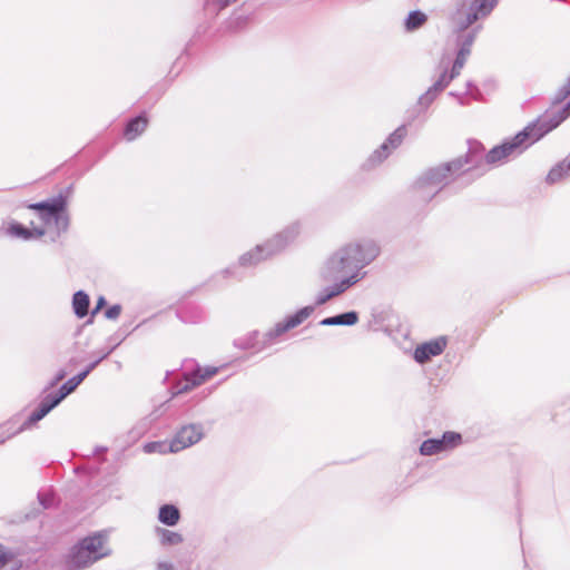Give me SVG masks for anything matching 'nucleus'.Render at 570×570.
<instances>
[{
    "label": "nucleus",
    "mask_w": 570,
    "mask_h": 570,
    "mask_svg": "<svg viewBox=\"0 0 570 570\" xmlns=\"http://www.w3.org/2000/svg\"><path fill=\"white\" fill-rule=\"evenodd\" d=\"M320 324L323 326H333V325H335L334 317L333 316L326 317V318L322 320L320 322Z\"/></svg>",
    "instance_id": "ea45409f"
},
{
    "label": "nucleus",
    "mask_w": 570,
    "mask_h": 570,
    "mask_svg": "<svg viewBox=\"0 0 570 570\" xmlns=\"http://www.w3.org/2000/svg\"><path fill=\"white\" fill-rule=\"evenodd\" d=\"M144 452L145 453H173L171 450H169V444L167 442H149L144 445Z\"/></svg>",
    "instance_id": "5701e85b"
},
{
    "label": "nucleus",
    "mask_w": 570,
    "mask_h": 570,
    "mask_svg": "<svg viewBox=\"0 0 570 570\" xmlns=\"http://www.w3.org/2000/svg\"><path fill=\"white\" fill-rule=\"evenodd\" d=\"M237 0H214V2L218 6V9H223Z\"/></svg>",
    "instance_id": "58836bf2"
},
{
    "label": "nucleus",
    "mask_w": 570,
    "mask_h": 570,
    "mask_svg": "<svg viewBox=\"0 0 570 570\" xmlns=\"http://www.w3.org/2000/svg\"><path fill=\"white\" fill-rule=\"evenodd\" d=\"M570 116V101L560 110L550 111L539 117L534 122L528 125L510 140L493 147L487 155L485 160L490 165H501L510 158L522 154L532 144L558 127Z\"/></svg>",
    "instance_id": "f03ea898"
},
{
    "label": "nucleus",
    "mask_w": 570,
    "mask_h": 570,
    "mask_svg": "<svg viewBox=\"0 0 570 570\" xmlns=\"http://www.w3.org/2000/svg\"><path fill=\"white\" fill-rule=\"evenodd\" d=\"M450 96L458 97L460 100V104L463 105L464 102L461 100V98L455 92H450Z\"/></svg>",
    "instance_id": "a18cd8bd"
},
{
    "label": "nucleus",
    "mask_w": 570,
    "mask_h": 570,
    "mask_svg": "<svg viewBox=\"0 0 570 570\" xmlns=\"http://www.w3.org/2000/svg\"><path fill=\"white\" fill-rule=\"evenodd\" d=\"M40 406L43 407L47 411V413H49L53 409L46 399L41 401Z\"/></svg>",
    "instance_id": "37998d69"
},
{
    "label": "nucleus",
    "mask_w": 570,
    "mask_h": 570,
    "mask_svg": "<svg viewBox=\"0 0 570 570\" xmlns=\"http://www.w3.org/2000/svg\"><path fill=\"white\" fill-rule=\"evenodd\" d=\"M406 135V128L404 126L399 127L395 129L386 139L385 142L381 145L379 149H376L372 156L368 158V163L372 166H375L380 163H382L390 153L399 147L403 140V138Z\"/></svg>",
    "instance_id": "9b49d317"
},
{
    "label": "nucleus",
    "mask_w": 570,
    "mask_h": 570,
    "mask_svg": "<svg viewBox=\"0 0 570 570\" xmlns=\"http://www.w3.org/2000/svg\"><path fill=\"white\" fill-rule=\"evenodd\" d=\"M204 436L203 426L200 424H188L183 426L173 441L169 443V450L173 453L179 452L198 443Z\"/></svg>",
    "instance_id": "6e6552de"
},
{
    "label": "nucleus",
    "mask_w": 570,
    "mask_h": 570,
    "mask_svg": "<svg viewBox=\"0 0 570 570\" xmlns=\"http://www.w3.org/2000/svg\"><path fill=\"white\" fill-rule=\"evenodd\" d=\"M147 119L142 116H138L131 119L125 129V137L128 141L136 139L147 128Z\"/></svg>",
    "instance_id": "dca6fc26"
},
{
    "label": "nucleus",
    "mask_w": 570,
    "mask_h": 570,
    "mask_svg": "<svg viewBox=\"0 0 570 570\" xmlns=\"http://www.w3.org/2000/svg\"><path fill=\"white\" fill-rule=\"evenodd\" d=\"M66 376V372L65 371H60L57 376H56V380L52 382L51 385H55L57 382L61 381L63 377Z\"/></svg>",
    "instance_id": "c03bdc74"
},
{
    "label": "nucleus",
    "mask_w": 570,
    "mask_h": 570,
    "mask_svg": "<svg viewBox=\"0 0 570 570\" xmlns=\"http://www.w3.org/2000/svg\"><path fill=\"white\" fill-rule=\"evenodd\" d=\"M445 346L446 340L444 337L423 343L415 348L414 358L417 363H425L432 356L440 355Z\"/></svg>",
    "instance_id": "2eb2a0df"
},
{
    "label": "nucleus",
    "mask_w": 570,
    "mask_h": 570,
    "mask_svg": "<svg viewBox=\"0 0 570 570\" xmlns=\"http://www.w3.org/2000/svg\"><path fill=\"white\" fill-rule=\"evenodd\" d=\"M179 518H180L179 510L175 505L165 504V505L160 507L159 513H158V520L161 523H164L168 527H174L178 523Z\"/></svg>",
    "instance_id": "f3484780"
},
{
    "label": "nucleus",
    "mask_w": 570,
    "mask_h": 570,
    "mask_svg": "<svg viewBox=\"0 0 570 570\" xmlns=\"http://www.w3.org/2000/svg\"><path fill=\"white\" fill-rule=\"evenodd\" d=\"M333 317H334L335 325L352 326V325H355L358 322V314L356 312H354V311L347 312V313H343V314H340V315H335Z\"/></svg>",
    "instance_id": "4be33fe9"
},
{
    "label": "nucleus",
    "mask_w": 570,
    "mask_h": 570,
    "mask_svg": "<svg viewBox=\"0 0 570 570\" xmlns=\"http://www.w3.org/2000/svg\"><path fill=\"white\" fill-rule=\"evenodd\" d=\"M78 384L73 381V379H69L59 390L61 395L66 397L70 393H72L77 389Z\"/></svg>",
    "instance_id": "393cba45"
},
{
    "label": "nucleus",
    "mask_w": 570,
    "mask_h": 570,
    "mask_svg": "<svg viewBox=\"0 0 570 570\" xmlns=\"http://www.w3.org/2000/svg\"><path fill=\"white\" fill-rule=\"evenodd\" d=\"M466 156L472 160V163L464 165L463 169L458 175H460L461 173H464L465 170H470L471 166L474 165V163H475V154L474 153L468 154Z\"/></svg>",
    "instance_id": "4c0bfd02"
},
{
    "label": "nucleus",
    "mask_w": 570,
    "mask_h": 570,
    "mask_svg": "<svg viewBox=\"0 0 570 570\" xmlns=\"http://www.w3.org/2000/svg\"><path fill=\"white\" fill-rule=\"evenodd\" d=\"M156 533L159 538V542L161 546L169 547V546H178L183 543L184 538L180 533L157 527Z\"/></svg>",
    "instance_id": "a211bd4d"
},
{
    "label": "nucleus",
    "mask_w": 570,
    "mask_h": 570,
    "mask_svg": "<svg viewBox=\"0 0 570 570\" xmlns=\"http://www.w3.org/2000/svg\"><path fill=\"white\" fill-rule=\"evenodd\" d=\"M89 370H85L82 371L81 373H79L78 375L73 376V381L76 382V384H80L89 374Z\"/></svg>",
    "instance_id": "473e14b6"
},
{
    "label": "nucleus",
    "mask_w": 570,
    "mask_h": 570,
    "mask_svg": "<svg viewBox=\"0 0 570 570\" xmlns=\"http://www.w3.org/2000/svg\"><path fill=\"white\" fill-rule=\"evenodd\" d=\"M466 156L472 160V163L464 165L463 169L458 175H460L461 173H464L465 170H470L471 166L474 165V163H475V154L474 153L468 154Z\"/></svg>",
    "instance_id": "e433bc0d"
},
{
    "label": "nucleus",
    "mask_w": 570,
    "mask_h": 570,
    "mask_svg": "<svg viewBox=\"0 0 570 570\" xmlns=\"http://www.w3.org/2000/svg\"><path fill=\"white\" fill-rule=\"evenodd\" d=\"M298 233V225L295 224L287 227L282 233L277 234L273 239L268 240L265 245H258L253 250L240 256V265L253 266L258 264L261 261L279 253L297 237Z\"/></svg>",
    "instance_id": "0eeeda50"
},
{
    "label": "nucleus",
    "mask_w": 570,
    "mask_h": 570,
    "mask_svg": "<svg viewBox=\"0 0 570 570\" xmlns=\"http://www.w3.org/2000/svg\"><path fill=\"white\" fill-rule=\"evenodd\" d=\"M24 430V426L19 428L18 430L11 431L9 429L0 431V444L4 443L7 440L11 439L17 433Z\"/></svg>",
    "instance_id": "a878e982"
},
{
    "label": "nucleus",
    "mask_w": 570,
    "mask_h": 570,
    "mask_svg": "<svg viewBox=\"0 0 570 570\" xmlns=\"http://www.w3.org/2000/svg\"><path fill=\"white\" fill-rule=\"evenodd\" d=\"M570 174V161L563 160L557 164L547 176V181L549 184H556L561 181L563 178L568 177Z\"/></svg>",
    "instance_id": "6ab92c4d"
},
{
    "label": "nucleus",
    "mask_w": 570,
    "mask_h": 570,
    "mask_svg": "<svg viewBox=\"0 0 570 570\" xmlns=\"http://www.w3.org/2000/svg\"><path fill=\"white\" fill-rule=\"evenodd\" d=\"M6 232L9 236L21 238L23 240L39 239L46 235V229L37 226L36 222L30 223V228L12 222L7 226Z\"/></svg>",
    "instance_id": "4468645a"
},
{
    "label": "nucleus",
    "mask_w": 570,
    "mask_h": 570,
    "mask_svg": "<svg viewBox=\"0 0 570 570\" xmlns=\"http://www.w3.org/2000/svg\"><path fill=\"white\" fill-rule=\"evenodd\" d=\"M156 570H175L174 564L168 561H159L156 564Z\"/></svg>",
    "instance_id": "7c9ffc66"
},
{
    "label": "nucleus",
    "mask_w": 570,
    "mask_h": 570,
    "mask_svg": "<svg viewBox=\"0 0 570 570\" xmlns=\"http://www.w3.org/2000/svg\"><path fill=\"white\" fill-rule=\"evenodd\" d=\"M9 561L8 552L0 546V569L3 568Z\"/></svg>",
    "instance_id": "2f4dec72"
},
{
    "label": "nucleus",
    "mask_w": 570,
    "mask_h": 570,
    "mask_svg": "<svg viewBox=\"0 0 570 570\" xmlns=\"http://www.w3.org/2000/svg\"><path fill=\"white\" fill-rule=\"evenodd\" d=\"M217 372L218 367L215 366L197 367L191 373L186 374L183 382L178 383L177 393H185L193 387L203 384L205 381L217 374Z\"/></svg>",
    "instance_id": "f8f14e48"
},
{
    "label": "nucleus",
    "mask_w": 570,
    "mask_h": 570,
    "mask_svg": "<svg viewBox=\"0 0 570 570\" xmlns=\"http://www.w3.org/2000/svg\"><path fill=\"white\" fill-rule=\"evenodd\" d=\"M106 534L96 533L75 544L66 559L68 570H82L110 554Z\"/></svg>",
    "instance_id": "423d86ee"
},
{
    "label": "nucleus",
    "mask_w": 570,
    "mask_h": 570,
    "mask_svg": "<svg viewBox=\"0 0 570 570\" xmlns=\"http://www.w3.org/2000/svg\"><path fill=\"white\" fill-rule=\"evenodd\" d=\"M89 370H85L82 371L81 373H79L78 375L73 376V381L76 382V384H80L89 374Z\"/></svg>",
    "instance_id": "72a5a7b5"
},
{
    "label": "nucleus",
    "mask_w": 570,
    "mask_h": 570,
    "mask_svg": "<svg viewBox=\"0 0 570 570\" xmlns=\"http://www.w3.org/2000/svg\"><path fill=\"white\" fill-rule=\"evenodd\" d=\"M498 0H472L466 10H461L456 16V46L459 48L456 58L449 69V62L442 59L440 73L433 85L419 97L417 104L422 108H428L436 97L455 79L463 69L466 59L471 52V47L480 30V26L468 30L470 26L480 19L488 17L497 6Z\"/></svg>",
    "instance_id": "f257e3e1"
},
{
    "label": "nucleus",
    "mask_w": 570,
    "mask_h": 570,
    "mask_svg": "<svg viewBox=\"0 0 570 570\" xmlns=\"http://www.w3.org/2000/svg\"><path fill=\"white\" fill-rule=\"evenodd\" d=\"M314 307L313 306H305L297 311L294 315L288 316L283 322H279L275 325L273 330H271L268 333H266V342L271 344L273 340L283 333L287 332L288 330H292L299 324H302L306 318L311 316L313 313Z\"/></svg>",
    "instance_id": "1a4fd4ad"
},
{
    "label": "nucleus",
    "mask_w": 570,
    "mask_h": 570,
    "mask_svg": "<svg viewBox=\"0 0 570 570\" xmlns=\"http://www.w3.org/2000/svg\"><path fill=\"white\" fill-rule=\"evenodd\" d=\"M360 274H356L354 276H346L342 278L338 283L334 284L333 286L324 288L317 294L315 304L323 305L331 298L344 293L346 289H348L350 287L354 286L360 282Z\"/></svg>",
    "instance_id": "ddd939ff"
},
{
    "label": "nucleus",
    "mask_w": 570,
    "mask_h": 570,
    "mask_svg": "<svg viewBox=\"0 0 570 570\" xmlns=\"http://www.w3.org/2000/svg\"><path fill=\"white\" fill-rule=\"evenodd\" d=\"M105 303H106L105 298L102 296L99 297V299L97 302V306L92 311V315H95L105 305Z\"/></svg>",
    "instance_id": "79ce46f5"
},
{
    "label": "nucleus",
    "mask_w": 570,
    "mask_h": 570,
    "mask_svg": "<svg viewBox=\"0 0 570 570\" xmlns=\"http://www.w3.org/2000/svg\"><path fill=\"white\" fill-rule=\"evenodd\" d=\"M72 307L75 314L79 318L85 317L88 314L89 296L82 291L75 293L72 298Z\"/></svg>",
    "instance_id": "aec40b11"
},
{
    "label": "nucleus",
    "mask_w": 570,
    "mask_h": 570,
    "mask_svg": "<svg viewBox=\"0 0 570 570\" xmlns=\"http://www.w3.org/2000/svg\"><path fill=\"white\" fill-rule=\"evenodd\" d=\"M472 160L468 156H461L452 161L442 164L424 171L416 180L415 187L421 197L430 199L436 195L451 178L458 176L464 165L471 164Z\"/></svg>",
    "instance_id": "39448f33"
},
{
    "label": "nucleus",
    "mask_w": 570,
    "mask_h": 570,
    "mask_svg": "<svg viewBox=\"0 0 570 570\" xmlns=\"http://www.w3.org/2000/svg\"><path fill=\"white\" fill-rule=\"evenodd\" d=\"M562 99L570 95V78L568 79L567 85L561 90Z\"/></svg>",
    "instance_id": "a19ab883"
},
{
    "label": "nucleus",
    "mask_w": 570,
    "mask_h": 570,
    "mask_svg": "<svg viewBox=\"0 0 570 570\" xmlns=\"http://www.w3.org/2000/svg\"><path fill=\"white\" fill-rule=\"evenodd\" d=\"M29 208L38 212L39 223L36 225L43 227L51 240L55 242L68 230L70 217L67 210V199L63 196L31 204Z\"/></svg>",
    "instance_id": "20e7f679"
},
{
    "label": "nucleus",
    "mask_w": 570,
    "mask_h": 570,
    "mask_svg": "<svg viewBox=\"0 0 570 570\" xmlns=\"http://www.w3.org/2000/svg\"><path fill=\"white\" fill-rule=\"evenodd\" d=\"M89 370H85L82 371L81 373H79L78 375L73 376V381L76 382V384H80L89 374Z\"/></svg>",
    "instance_id": "c9c22d12"
},
{
    "label": "nucleus",
    "mask_w": 570,
    "mask_h": 570,
    "mask_svg": "<svg viewBox=\"0 0 570 570\" xmlns=\"http://www.w3.org/2000/svg\"><path fill=\"white\" fill-rule=\"evenodd\" d=\"M381 248L373 239H360L347 243L333 252L324 263L322 275L328 279L338 274L354 276L360 274V282L365 278L363 268L380 255Z\"/></svg>",
    "instance_id": "7ed1b4c3"
},
{
    "label": "nucleus",
    "mask_w": 570,
    "mask_h": 570,
    "mask_svg": "<svg viewBox=\"0 0 570 570\" xmlns=\"http://www.w3.org/2000/svg\"><path fill=\"white\" fill-rule=\"evenodd\" d=\"M461 435L455 432H445L441 439L425 440L420 446L422 455H433L459 445Z\"/></svg>",
    "instance_id": "9d476101"
},
{
    "label": "nucleus",
    "mask_w": 570,
    "mask_h": 570,
    "mask_svg": "<svg viewBox=\"0 0 570 570\" xmlns=\"http://www.w3.org/2000/svg\"><path fill=\"white\" fill-rule=\"evenodd\" d=\"M121 313V307L120 305H112L110 306L106 312H105V315L107 318L109 320H116L119 317Z\"/></svg>",
    "instance_id": "bb28decb"
},
{
    "label": "nucleus",
    "mask_w": 570,
    "mask_h": 570,
    "mask_svg": "<svg viewBox=\"0 0 570 570\" xmlns=\"http://www.w3.org/2000/svg\"><path fill=\"white\" fill-rule=\"evenodd\" d=\"M39 501L43 509H48L53 503V497L51 494H39Z\"/></svg>",
    "instance_id": "c85d7f7f"
},
{
    "label": "nucleus",
    "mask_w": 570,
    "mask_h": 570,
    "mask_svg": "<svg viewBox=\"0 0 570 570\" xmlns=\"http://www.w3.org/2000/svg\"><path fill=\"white\" fill-rule=\"evenodd\" d=\"M47 414V411L39 405L38 409L31 413L29 420L22 426L26 429L29 424L36 423L43 419Z\"/></svg>",
    "instance_id": "b1692460"
},
{
    "label": "nucleus",
    "mask_w": 570,
    "mask_h": 570,
    "mask_svg": "<svg viewBox=\"0 0 570 570\" xmlns=\"http://www.w3.org/2000/svg\"><path fill=\"white\" fill-rule=\"evenodd\" d=\"M89 370H85L82 371L81 373H79L78 375L73 376V381L76 382V384H80L89 374Z\"/></svg>",
    "instance_id": "f704fd0d"
},
{
    "label": "nucleus",
    "mask_w": 570,
    "mask_h": 570,
    "mask_svg": "<svg viewBox=\"0 0 570 570\" xmlns=\"http://www.w3.org/2000/svg\"><path fill=\"white\" fill-rule=\"evenodd\" d=\"M111 350H108L104 353H101V357H98L96 361H94L92 363H90L86 370H89V372H91L98 364L99 362H101L104 358H106L109 354H110Z\"/></svg>",
    "instance_id": "c756f323"
},
{
    "label": "nucleus",
    "mask_w": 570,
    "mask_h": 570,
    "mask_svg": "<svg viewBox=\"0 0 570 570\" xmlns=\"http://www.w3.org/2000/svg\"><path fill=\"white\" fill-rule=\"evenodd\" d=\"M52 407H56L65 397L61 395L60 392L57 394H49L45 397Z\"/></svg>",
    "instance_id": "cd10ccee"
},
{
    "label": "nucleus",
    "mask_w": 570,
    "mask_h": 570,
    "mask_svg": "<svg viewBox=\"0 0 570 570\" xmlns=\"http://www.w3.org/2000/svg\"><path fill=\"white\" fill-rule=\"evenodd\" d=\"M428 20V17L422 11H412L405 20L406 31H414L421 28Z\"/></svg>",
    "instance_id": "412c9836"
}]
</instances>
